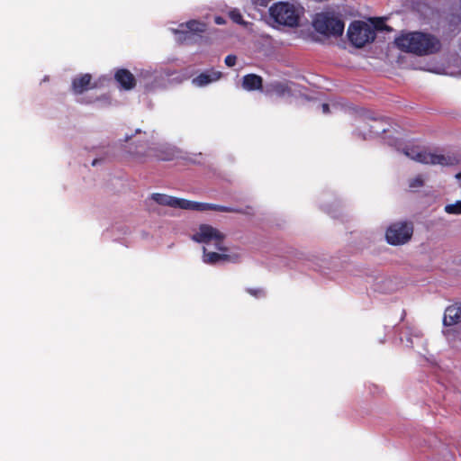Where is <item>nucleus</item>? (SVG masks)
I'll use <instances>...</instances> for the list:
<instances>
[{
    "label": "nucleus",
    "instance_id": "4",
    "mask_svg": "<svg viewBox=\"0 0 461 461\" xmlns=\"http://www.w3.org/2000/svg\"><path fill=\"white\" fill-rule=\"evenodd\" d=\"M314 29L326 36H340L344 32V22L329 14H318L313 20Z\"/></svg>",
    "mask_w": 461,
    "mask_h": 461
},
{
    "label": "nucleus",
    "instance_id": "6",
    "mask_svg": "<svg viewBox=\"0 0 461 461\" xmlns=\"http://www.w3.org/2000/svg\"><path fill=\"white\" fill-rule=\"evenodd\" d=\"M350 42L357 48H362L375 39V31L373 27L362 21L353 22L348 29Z\"/></svg>",
    "mask_w": 461,
    "mask_h": 461
},
{
    "label": "nucleus",
    "instance_id": "28",
    "mask_svg": "<svg viewBox=\"0 0 461 461\" xmlns=\"http://www.w3.org/2000/svg\"><path fill=\"white\" fill-rule=\"evenodd\" d=\"M96 163H97V159H95V160L93 161L92 165H93V166H95V165H96Z\"/></svg>",
    "mask_w": 461,
    "mask_h": 461
},
{
    "label": "nucleus",
    "instance_id": "24",
    "mask_svg": "<svg viewBox=\"0 0 461 461\" xmlns=\"http://www.w3.org/2000/svg\"><path fill=\"white\" fill-rule=\"evenodd\" d=\"M321 111L323 113L327 114L330 113V105L328 104H321Z\"/></svg>",
    "mask_w": 461,
    "mask_h": 461
},
{
    "label": "nucleus",
    "instance_id": "20",
    "mask_svg": "<svg viewBox=\"0 0 461 461\" xmlns=\"http://www.w3.org/2000/svg\"><path fill=\"white\" fill-rule=\"evenodd\" d=\"M424 180L420 175L415 176L414 178L410 179L409 187L410 188H419L423 186Z\"/></svg>",
    "mask_w": 461,
    "mask_h": 461
},
{
    "label": "nucleus",
    "instance_id": "15",
    "mask_svg": "<svg viewBox=\"0 0 461 461\" xmlns=\"http://www.w3.org/2000/svg\"><path fill=\"white\" fill-rule=\"evenodd\" d=\"M231 256L225 253L208 252L207 249L203 247V261L206 264L214 265L220 261H229Z\"/></svg>",
    "mask_w": 461,
    "mask_h": 461
},
{
    "label": "nucleus",
    "instance_id": "7",
    "mask_svg": "<svg viewBox=\"0 0 461 461\" xmlns=\"http://www.w3.org/2000/svg\"><path fill=\"white\" fill-rule=\"evenodd\" d=\"M403 154L411 159L430 165H449V158L444 155L427 152L419 146L408 145L402 149Z\"/></svg>",
    "mask_w": 461,
    "mask_h": 461
},
{
    "label": "nucleus",
    "instance_id": "8",
    "mask_svg": "<svg viewBox=\"0 0 461 461\" xmlns=\"http://www.w3.org/2000/svg\"><path fill=\"white\" fill-rule=\"evenodd\" d=\"M225 235L209 224H201L198 231L193 235V240L199 243H212L217 250L226 252L228 249L223 245Z\"/></svg>",
    "mask_w": 461,
    "mask_h": 461
},
{
    "label": "nucleus",
    "instance_id": "13",
    "mask_svg": "<svg viewBox=\"0 0 461 461\" xmlns=\"http://www.w3.org/2000/svg\"><path fill=\"white\" fill-rule=\"evenodd\" d=\"M242 87L247 91L261 90L263 78L256 74L245 75L242 78Z\"/></svg>",
    "mask_w": 461,
    "mask_h": 461
},
{
    "label": "nucleus",
    "instance_id": "2",
    "mask_svg": "<svg viewBox=\"0 0 461 461\" xmlns=\"http://www.w3.org/2000/svg\"><path fill=\"white\" fill-rule=\"evenodd\" d=\"M151 199L160 205H167L172 208H180L184 210L198 212L216 211L222 212L243 213L242 209L240 208L222 206L208 203L194 202L183 198L170 196L164 194H152Z\"/></svg>",
    "mask_w": 461,
    "mask_h": 461
},
{
    "label": "nucleus",
    "instance_id": "9",
    "mask_svg": "<svg viewBox=\"0 0 461 461\" xmlns=\"http://www.w3.org/2000/svg\"><path fill=\"white\" fill-rule=\"evenodd\" d=\"M114 79L121 89L130 91L136 86L137 81L134 75L126 68H119L114 73Z\"/></svg>",
    "mask_w": 461,
    "mask_h": 461
},
{
    "label": "nucleus",
    "instance_id": "23",
    "mask_svg": "<svg viewBox=\"0 0 461 461\" xmlns=\"http://www.w3.org/2000/svg\"><path fill=\"white\" fill-rule=\"evenodd\" d=\"M134 157L136 158H142L144 156H146V152L144 151H140V150H136V151H130Z\"/></svg>",
    "mask_w": 461,
    "mask_h": 461
},
{
    "label": "nucleus",
    "instance_id": "1",
    "mask_svg": "<svg viewBox=\"0 0 461 461\" xmlns=\"http://www.w3.org/2000/svg\"><path fill=\"white\" fill-rule=\"evenodd\" d=\"M395 44L402 51L417 56H426L440 50V41L433 35L420 32H408L395 39Z\"/></svg>",
    "mask_w": 461,
    "mask_h": 461
},
{
    "label": "nucleus",
    "instance_id": "19",
    "mask_svg": "<svg viewBox=\"0 0 461 461\" xmlns=\"http://www.w3.org/2000/svg\"><path fill=\"white\" fill-rule=\"evenodd\" d=\"M445 212L449 214H461V201L446 205Z\"/></svg>",
    "mask_w": 461,
    "mask_h": 461
},
{
    "label": "nucleus",
    "instance_id": "14",
    "mask_svg": "<svg viewBox=\"0 0 461 461\" xmlns=\"http://www.w3.org/2000/svg\"><path fill=\"white\" fill-rule=\"evenodd\" d=\"M221 77L219 71L210 70L203 72L193 79V83L197 86H204L212 82L218 80Z\"/></svg>",
    "mask_w": 461,
    "mask_h": 461
},
{
    "label": "nucleus",
    "instance_id": "16",
    "mask_svg": "<svg viewBox=\"0 0 461 461\" xmlns=\"http://www.w3.org/2000/svg\"><path fill=\"white\" fill-rule=\"evenodd\" d=\"M185 27L188 29L185 33V39L189 37V34L194 32H203L205 30V24L195 20H192L186 23Z\"/></svg>",
    "mask_w": 461,
    "mask_h": 461
},
{
    "label": "nucleus",
    "instance_id": "12",
    "mask_svg": "<svg viewBox=\"0 0 461 461\" xmlns=\"http://www.w3.org/2000/svg\"><path fill=\"white\" fill-rule=\"evenodd\" d=\"M461 322V306L450 305L445 310L443 323L453 326Z\"/></svg>",
    "mask_w": 461,
    "mask_h": 461
},
{
    "label": "nucleus",
    "instance_id": "22",
    "mask_svg": "<svg viewBox=\"0 0 461 461\" xmlns=\"http://www.w3.org/2000/svg\"><path fill=\"white\" fill-rule=\"evenodd\" d=\"M225 64L228 66V67H233L235 64H236V61H237V57L235 55H228L226 58H225Z\"/></svg>",
    "mask_w": 461,
    "mask_h": 461
},
{
    "label": "nucleus",
    "instance_id": "18",
    "mask_svg": "<svg viewBox=\"0 0 461 461\" xmlns=\"http://www.w3.org/2000/svg\"><path fill=\"white\" fill-rule=\"evenodd\" d=\"M378 124H384L383 120H374V124L370 125V131L374 134L384 133L388 131L384 125L379 126Z\"/></svg>",
    "mask_w": 461,
    "mask_h": 461
},
{
    "label": "nucleus",
    "instance_id": "17",
    "mask_svg": "<svg viewBox=\"0 0 461 461\" xmlns=\"http://www.w3.org/2000/svg\"><path fill=\"white\" fill-rule=\"evenodd\" d=\"M228 15H229L230 19L237 24L244 25V26L247 24V23L244 21L242 14L239 9L234 8V9L230 10L229 12Z\"/></svg>",
    "mask_w": 461,
    "mask_h": 461
},
{
    "label": "nucleus",
    "instance_id": "10",
    "mask_svg": "<svg viewBox=\"0 0 461 461\" xmlns=\"http://www.w3.org/2000/svg\"><path fill=\"white\" fill-rule=\"evenodd\" d=\"M92 76L88 73L79 75L73 78L71 90L75 95H81L88 89L95 88V84L91 83Z\"/></svg>",
    "mask_w": 461,
    "mask_h": 461
},
{
    "label": "nucleus",
    "instance_id": "26",
    "mask_svg": "<svg viewBox=\"0 0 461 461\" xmlns=\"http://www.w3.org/2000/svg\"><path fill=\"white\" fill-rule=\"evenodd\" d=\"M214 22L216 24H220V25L225 23V20L221 16H216L214 19Z\"/></svg>",
    "mask_w": 461,
    "mask_h": 461
},
{
    "label": "nucleus",
    "instance_id": "25",
    "mask_svg": "<svg viewBox=\"0 0 461 461\" xmlns=\"http://www.w3.org/2000/svg\"><path fill=\"white\" fill-rule=\"evenodd\" d=\"M386 28V26L384 24L383 21H378L375 24V28L377 29V30H382Z\"/></svg>",
    "mask_w": 461,
    "mask_h": 461
},
{
    "label": "nucleus",
    "instance_id": "27",
    "mask_svg": "<svg viewBox=\"0 0 461 461\" xmlns=\"http://www.w3.org/2000/svg\"><path fill=\"white\" fill-rule=\"evenodd\" d=\"M456 177L457 179H461V173H457V174L456 175Z\"/></svg>",
    "mask_w": 461,
    "mask_h": 461
},
{
    "label": "nucleus",
    "instance_id": "3",
    "mask_svg": "<svg viewBox=\"0 0 461 461\" xmlns=\"http://www.w3.org/2000/svg\"><path fill=\"white\" fill-rule=\"evenodd\" d=\"M271 17L276 23L288 26L296 27L299 23V14L294 5L287 2H278L269 8Z\"/></svg>",
    "mask_w": 461,
    "mask_h": 461
},
{
    "label": "nucleus",
    "instance_id": "5",
    "mask_svg": "<svg viewBox=\"0 0 461 461\" xmlns=\"http://www.w3.org/2000/svg\"><path fill=\"white\" fill-rule=\"evenodd\" d=\"M412 235L413 223L411 221H396L386 229L385 240L390 245L399 246L410 241Z\"/></svg>",
    "mask_w": 461,
    "mask_h": 461
},
{
    "label": "nucleus",
    "instance_id": "11",
    "mask_svg": "<svg viewBox=\"0 0 461 461\" xmlns=\"http://www.w3.org/2000/svg\"><path fill=\"white\" fill-rule=\"evenodd\" d=\"M266 94L278 97L292 95L291 83L288 81H273L267 84Z\"/></svg>",
    "mask_w": 461,
    "mask_h": 461
},
{
    "label": "nucleus",
    "instance_id": "21",
    "mask_svg": "<svg viewBox=\"0 0 461 461\" xmlns=\"http://www.w3.org/2000/svg\"><path fill=\"white\" fill-rule=\"evenodd\" d=\"M246 292L256 298H261L266 295V293L262 288H247Z\"/></svg>",
    "mask_w": 461,
    "mask_h": 461
}]
</instances>
